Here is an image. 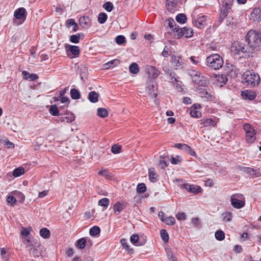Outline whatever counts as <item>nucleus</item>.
<instances>
[{"mask_svg":"<svg viewBox=\"0 0 261 261\" xmlns=\"http://www.w3.org/2000/svg\"><path fill=\"white\" fill-rule=\"evenodd\" d=\"M97 115L101 118H105L108 115V112L105 108H98L97 109Z\"/></svg>","mask_w":261,"mask_h":261,"instance_id":"f704fd0d","label":"nucleus"},{"mask_svg":"<svg viewBox=\"0 0 261 261\" xmlns=\"http://www.w3.org/2000/svg\"><path fill=\"white\" fill-rule=\"evenodd\" d=\"M107 19V15L104 13H100L98 17V21L102 24L105 23Z\"/></svg>","mask_w":261,"mask_h":261,"instance_id":"49530a36","label":"nucleus"},{"mask_svg":"<svg viewBox=\"0 0 261 261\" xmlns=\"http://www.w3.org/2000/svg\"><path fill=\"white\" fill-rule=\"evenodd\" d=\"M22 75L23 79L28 81H35L38 79V76L36 74L32 73L30 74L27 71H23L22 72Z\"/></svg>","mask_w":261,"mask_h":261,"instance_id":"6ab92c4d","label":"nucleus"},{"mask_svg":"<svg viewBox=\"0 0 261 261\" xmlns=\"http://www.w3.org/2000/svg\"><path fill=\"white\" fill-rule=\"evenodd\" d=\"M191 61L195 65H199L201 62V59L199 57L191 56L190 58Z\"/></svg>","mask_w":261,"mask_h":261,"instance_id":"6e6d98bb","label":"nucleus"},{"mask_svg":"<svg viewBox=\"0 0 261 261\" xmlns=\"http://www.w3.org/2000/svg\"><path fill=\"white\" fill-rule=\"evenodd\" d=\"M251 20L255 22H259L261 21V8L256 7L253 9L250 15Z\"/></svg>","mask_w":261,"mask_h":261,"instance_id":"f8f14e48","label":"nucleus"},{"mask_svg":"<svg viewBox=\"0 0 261 261\" xmlns=\"http://www.w3.org/2000/svg\"><path fill=\"white\" fill-rule=\"evenodd\" d=\"M67 50L70 51L73 55L77 56L80 53L79 47L77 46L69 45L66 47Z\"/></svg>","mask_w":261,"mask_h":261,"instance_id":"cd10ccee","label":"nucleus"},{"mask_svg":"<svg viewBox=\"0 0 261 261\" xmlns=\"http://www.w3.org/2000/svg\"><path fill=\"white\" fill-rule=\"evenodd\" d=\"M120 243L124 248L126 250H128L129 246L127 244L126 240L125 239H121L120 240Z\"/></svg>","mask_w":261,"mask_h":261,"instance_id":"69168bd1","label":"nucleus"},{"mask_svg":"<svg viewBox=\"0 0 261 261\" xmlns=\"http://www.w3.org/2000/svg\"><path fill=\"white\" fill-rule=\"evenodd\" d=\"M41 251L38 248H33L31 250V254L35 257H39L41 255Z\"/></svg>","mask_w":261,"mask_h":261,"instance_id":"4d7b16f0","label":"nucleus"},{"mask_svg":"<svg viewBox=\"0 0 261 261\" xmlns=\"http://www.w3.org/2000/svg\"><path fill=\"white\" fill-rule=\"evenodd\" d=\"M146 71L149 76L153 79L157 77L160 73V71L156 67L152 66H148L146 67Z\"/></svg>","mask_w":261,"mask_h":261,"instance_id":"ddd939ff","label":"nucleus"},{"mask_svg":"<svg viewBox=\"0 0 261 261\" xmlns=\"http://www.w3.org/2000/svg\"><path fill=\"white\" fill-rule=\"evenodd\" d=\"M171 63L176 67V69L181 68L182 67V63L180 61V59L178 57H176L175 55L171 56Z\"/></svg>","mask_w":261,"mask_h":261,"instance_id":"4be33fe9","label":"nucleus"},{"mask_svg":"<svg viewBox=\"0 0 261 261\" xmlns=\"http://www.w3.org/2000/svg\"><path fill=\"white\" fill-rule=\"evenodd\" d=\"M179 158V156H177V158L172 156L171 159V163L174 165L179 164L180 162V160L178 159Z\"/></svg>","mask_w":261,"mask_h":261,"instance_id":"338daca9","label":"nucleus"},{"mask_svg":"<svg viewBox=\"0 0 261 261\" xmlns=\"http://www.w3.org/2000/svg\"><path fill=\"white\" fill-rule=\"evenodd\" d=\"M190 115L192 117L199 118L201 116V113L198 111L193 110L190 111Z\"/></svg>","mask_w":261,"mask_h":261,"instance_id":"e2e57ef3","label":"nucleus"},{"mask_svg":"<svg viewBox=\"0 0 261 261\" xmlns=\"http://www.w3.org/2000/svg\"><path fill=\"white\" fill-rule=\"evenodd\" d=\"M244 82H260L259 74L253 70H247L242 75Z\"/></svg>","mask_w":261,"mask_h":261,"instance_id":"423d86ee","label":"nucleus"},{"mask_svg":"<svg viewBox=\"0 0 261 261\" xmlns=\"http://www.w3.org/2000/svg\"><path fill=\"white\" fill-rule=\"evenodd\" d=\"M176 20L180 23H184L186 21L187 17L185 14L181 13L176 16Z\"/></svg>","mask_w":261,"mask_h":261,"instance_id":"ea45409f","label":"nucleus"},{"mask_svg":"<svg viewBox=\"0 0 261 261\" xmlns=\"http://www.w3.org/2000/svg\"><path fill=\"white\" fill-rule=\"evenodd\" d=\"M139 237L138 234H134L131 236L130 238V241L131 243L133 244L136 245L137 243L139 242Z\"/></svg>","mask_w":261,"mask_h":261,"instance_id":"864d4df0","label":"nucleus"},{"mask_svg":"<svg viewBox=\"0 0 261 261\" xmlns=\"http://www.w3.org/2000/svg\"><path fill=\"white\" fill-rule=\"evenodd\" d=\"M200 127H207V126H215L216 125V122L211 118H207L205 119H201L199 121Z\"/></svg>","mask_w":261,"mask_h":261,"instance_id":"dca6fc26","label":"nucleus"},{"mask_svg":"<svg viewBox=\"0 0 261 261\" xmlns=\"http://www.w3.org/2000/svg\"><path fill=\"white\" fill-rule=\"evenodd\" d=\"M168 26L172 30V31L176 32H179L180 29L175 21L172 19H168Z\"/></svg>","mask_w":261,"mask_h":261,"instance_id":"393cba45","label":"nucleus"},{"mask_svg":"<svg viewBox=\"0 0 261 261\" xmlns=\"http://www.w3.org/2000/svg\"><path fill=\"white\" fill-rule=\"evenodd\" d=\"M25 9L24 8H20L17 9L14 12V17L18 19H25Z\"/></svg>","mask_w":261,"mask_h":261,"instance_id":"aec40b11","label":"nucleus"},{"mask_svg":"<svg viewBox=\"0 0 261 261\" xmlns=\"http://www.w3.org/2000/svg\"><path fill=\"white\" fill-rule=\"evenodd\" d=\"M223 220L225 222H229L231 220L232 214L229 212H226L222 214Z\"/></svg>","mask_w":261,"mask_h":261,"instance_id":"72a5a7b5","label":"nucleus"},{"mask_svg":"<svg viewBox=\"0 0 261 261\" xmlns=\"http://www.w3.org/2000/svg\"><path fill=\"white\" fill-rule=\"evenodd\" d=\"M233 0H222L220 5L219 21L222 22L231 11Z\"/></svg>","mask_w":261,"mask_h":261,"instance_id":"7ed1b4c3","label":"nucleus"},{"mask_svg":"<svg viewBox=\"0 0 261 261\" xmlns=\"http://www.w3.org/2000/svg\"><path fill=\"white\" fill-rule=\"evenodd\" d=\"M40 235L44 239L49 238L50 237V231L46 228H43L40 229L39 232Z\"/></svg>","mask_w":261,"mask_h":261,"instance_id":"7c9ffc66","label":"nucleus"},{"mask_svg":"<svg viewBox=\"0 0 261 261\" xmlns=\"http://www.w3.org/2000/svg\"><path fill=\"white\" fill-rule=\"evenodd\" d=\"M86 243V239L85 238L79 239L77 242V247L80 249H84Z\"/></svg>","mask_w":261,"mask_h":261,"instance_id":"37998d69","label":"nucleus"},{"mask_svg":"<svg viewBox=\"0 0 261 261\" xmlns=\"http://www.w3.org/2000/svg\"><path fill=\"white\" fill-rule=\"evenodd\" d=\"M79 23L82 27L87 28L90 26V19L88 16L81 17L79 19Z\"/></svg>","mask_w":261,"mask_h":261,"instance_id":"5701e85b","label":"nucleus"},{"mask_svg":"<svg viewBox=\"0 0 261 261\" xmlns=\"http://www.w3.org/2000/svg\"><path fill=\"white\" fill-rule=\"evenodd\" d=\"M206 63L209 67L215 70L221 68L224 63L223 58L216 54L207 57L206 59Z\"/></svg>","mask_w":261,"mask_h":261,"instance_id":"f03ea898","label":"nucleus"},{"mask_svg":"<svg viewBox=\"0 0 261 261\" xmlns=\"http://www.w3.org/2000/svg\"><path fill=\"white\" fill-rule=\"evenodd\" d=\"M226 19V21L225 22V24L227 26L230 25L232 23V19L233 18L231 17H228V15L226 16V18H224V19Z\"/></svg>","mask_w":261,"mask_h":261,"instance_id":"774afa93","label":"nucleus"},{"mask_svg":"<svg viewBox=\"0 0 261 261\" xmlns=\"http://www.w3.org/2000/svg\"><path fill=\"white\" fill-rule=\"evenodd\" d=\"M168 225H173L175 224V220L174 217L172 216L166 217L163 221Z\"/></svg>","mask_w":261,"mask_h":261,"instance_id":"c9c22d12","label":"nucleus"},{"mask_svg":"<svg viewBox=\"0 0 261 261\" xmlns=\"http://www.w3.org/2000/svg\"><path fill=\"white\" fill-rule=\"evenodd\" d=\"M129 70L130 73L136 74L139 71V66L137 63H133L129 65Z\"/></svg>","mask_w":261,"mask_h":261,"instance_id":"c756f323","label":"nucleus"},{"mask_svg":"<svg viewBox=\"0 0 261 261\" xmlns=\"http://www.w3.org/2000/svg\"><path fill=\"white\" fill-rule=\"evenodd\" d=\"M110 201L107 198H103L98 201V205L101 206H103L105 208H107L109 205Z\"/></svg>","mask_w":261,"mask_h":261,"instance_id":"4c0bfd02","label":"nucleus"},{"mask_svg":"<svg viewBox=\"0 0 261 261\" xmlns=\"http://www.w3.org/2000/svg\"><path fill=\"white\" fill-rule=\"evenodd\" d=\"M66 25L68 27L72 26V31L74 32L77 31L79 29L77 24L75 22V21L73 19H68L66 21Z\"/></svg>","mask_w":261,"mask_h":261,"instance_id":"a878e982","label":"nucleus"},{"mask_svg":"<svg viewBox=\"0 0 261 261\" xmlns=\"http://www.w3.org/2000/svg\"><path fill=\"white\" fill-rule=\"evenodd\" d=\"M180 30L178 33V36H184L185 37H191L193 34V31L192 29L189 27H184L183 28H179Z\"/></svg>","mask_w":261,"mask_h":261,"instance_id":"2eb2a0df","label":"nucleus"},{"mask_svg":"<svg viewBox=\"0 0 261 261\" xmlns=\"http://www.w3.org/2000/svg\"><path fill=\"white\" fill-rule=\"evenodd\" d=\"M100 229L98 226H94L90 229V234L92 236H96L100 233Z\"/></svg>","mask_w":261,"mask_h":261,"instance_id":"58836bf2","label":"nucleus"},{"mask_svg":"<svg viewBox=\"0 0 261 261\" xmlns=\"http://www.w3.org/2000/svg\"><path fill=\"white\" fill-rule=\"evenodd\" d=\"M70 94L72 98L73 99H77L80 98V94L79 92L76 89H71Z\"/></svg>","mask_w":261,"mask_h":261,"instance_id":"c03bdc74","label":"nucleus"},{"mask_svg":"<svg viewBox=\"0 0 261 261\" xmlns=\"http://www.w3.org/2000/svg\"><path fill=\"white\" fill-rule=\"evenodd\" d=\"M24 173V168H23L22 167H18L13 171V174L15 177H18L22 175Z\"/></svg>","mask_w":261,"mask_h":261,"instance_id":"79ce46f5","label":"nucleus"},{"mask_svg":"<svg viewBox=\"0 0 261 261\" xmlns=\"http://www.w3.org/2000/svg\"><path fill=\"white\" fill-rule=\"evenodd\" d=\"M192 23L197 28L203 29L206 25V17L202 14L196 15L194 12L191 15Z\"/></svg>","mask_w":261,"mask_h":261,"instance_id":"20e7f679","label":"nucleus"},{"mask_svg":"<svg viewBox=\"0 0 261 261\" xmlns=\"http://www.w3.org/2000/svg\"><path fill=\"white\" fill-rule=\"evenodd\" d=\"M243 129L246 133V141L248 143H252L256 139L254 129L249 124L244 125Z\"/></svg>","mask_w":261,"mask_h":261,"instance_id":"39448f33","label":"nucleus"},{"mask_svg":"<svg viewBox=\"0 0 261 261\" xmlns=\"http://www.w3.org/2000/svg\"><path fill=\"white\" fill-rule=\"evenodd\" d=\"M183 188L187 190L189 192L193 193H198L201 192V188L197 185H189L185 184L183 185Z\"/></svg>","mask_w":261,"mask_h":261,"instance_id":"4468645a","label":"nucleus"},{"mask_svg":"<svg viewBox=\"0 0 261 261\" xmlns=\"http://www.w3.org/2000/svg\"><path fill=\"white\" fill-rule=\"evenodd\" d=\"M125 205L124 203L119 202H117L113 205V210L116 215H118L125 208Z\"/></svg>","mask_w":261,"mask_h":261,"instance_id":"b1692460","label":"nucleus"},{"mask_svg":"<svg viewBox=\"0 0 261 261\" xmlns=\"http://www.w3.org/2000/svg\"><path fill=\"white\" fill-rule=\"evenodd\" d=\"M232 49L236 51L237 54H240L241 53H250L249 50V47L247 46V47H245V46L241 43L239 42H235L232 44L231 46Z\"/></svg>","mask_w":261,"mask_h":261,"instance_id":"1a4fd4ad","label":"nucleus"},{"mask_svg":"<svg viewBox=\"0 0 261 261\" xmlns=\"http://www.w3.org/2000/svg\"><path fill=\"white\" fill-rule=\"evenodd\" d=\"M103 8L108 12L112 11L114 8L113 4L110 2H107L103 5Z\"/></svg>","mask_w":261,"mask_h":261,"instance_id":"de8ad7c7","label":"nucleus"},{"mask_svg":"<svg viewBox=\"0 0 261 261\" xmlns=\"http://www.w3.org/2000/svg\"><path fill=\"white\" fill-rule=\"evenodd\" d=\"M246 41L248 42L249 52L259 49L261 48V33L256 31H249L246 35Z\"/></svg>","mask_w":261,"mask_h":261,"instance_id":"f257e3e1","label":"nucleus"},{"mask_svg":"<svg viewBox=\"0 0 261 261\" xmlns=\"http://www.w3.org/2000/svg\"><path fill=\"white\" fill-rule=\"evenodd\" d=\"M189 74L191 76L192 82H204L206 81L205 77L202 74L195 70H190Z\"/></svg>","mask_w":261,"mask_h":261,"instance_id":"9d476101","label":"nucleus"},{"mask_svg":"<svg viewBox=\"0 0 261 261\" xmlns=\"http://www.w3.org/2000/svg\"><path fill=\"white\" fill-rule=\"evenodd\" d=\"M243 195L240 194H233L230 197L231 205L236 208H241L245 205V201L242 200Z\"/></svg>","mask_w":261,"mask_h":261,"instance_id":"0eeeda50","label":"nucleus"},{"mask_svg":"<svg viewBox=\"0 0 261 261\" xmlns=\"http://www.w3.org/2000/svg\"><path fill=\"white\" fill-rule=\"evenodd\" d=\"M98 94L95 91H91L89 94L88 99L93 102L95 103L98 101Z\"/></svg>","mask_w":261,"mask_h":261,"instance_id":"c85d7f7f","label":"nucleus"},{"mask_svg":"<svg viewBox=\"0 0 261 261\" xmlns=\"http://www.w3.org/2000/svg\"><path fill=\"white\" fill-rule=\"evenodd\" d=\"M150 86H151L149 85L146 88L147 92H148L149 97L152 99H154V102H156V99L155 98L158 96V93L155 92V90H156V83L151 86V87L153 89L152 91L150 89Z\"/></svg>","mask_w":261,"mask_h":261,"instance_id":"a211bd4d","label":"nucleus"},{"mask_svg":"<svg viewBox=\"0 0 261 261\" xmlns=\"http://www.w3.org/2000/svg\"><path fill=\"white\" fill-rule=\"evenodd\" d=\"M125 41V37L122 35H119L116 38V42L118 44H122Z\"/></svg>","mask_w":261,"mask_h":261,"instance_id":"bf43d9fd","label":"nucleus"},{"mask_svg":"<svg viewBox=\"0 0 261 261\" xmlns=\"http://www.w3.org/2000/svg\"><path fill=\"white\" fill-rule=\"evenodd\" d=\"M174 147L182 150L191 155L195 156L196 155L195 152L192 150L191 147L186 144L177 143L174 145Z\"/></svg>","mask_w":261,"mask_h":261,"instance_id":"9b49d317","label":"nucleus"},{"mask_svg":"<svg viewBox=\"0 0 261 261\" xmlns=\"http://www.w3.org/2000/svg\"><path fill=\"white\" fill-rule=\"evenodd\" d=\"M146 188L144 183L139 184L137 186V191L138 193H144L146 191Z\"/></svg>","mask_w":261,"mask_h":261,"instance_id":"3c124183","label":"nucleus"},{"mask_svg":"<svg viewBox=\"0 0 261 261\" xmlns=\"http://www.w3.org/2000/svg\"><path fill=\"white\" fill-rule=\"evenodd\" d=\"M98 174L107 177L110 176V173L107 169H101V171L98 172Z\"/></svg>","mask_w":261,"mask_h":261,"instance_id":"680f3d73","label":"nucleus"},{"mask_svg":"<svg viewBox=\"0 0 261 261\" xmlns=\"http://www.w3.org/2000/svg\"><path fill=\"white\" fill-rule=\"evenodd\" d=\"M196 85H195V87L197 89V90L199 91V94H200V96L201 97H207V95H209L207 91H206L204 89L199 88H198V87H199V83H196Z\"/></svg>","mask_w":261,"mask_h":261,"instance_id":"2f4dec72","label":"nucleus"},{"mask_svg":"<svg viewBox=\"0 0 261 261\" xmlns=\"http://www.w3.org/2000/svg\"><path fill=\"white\" fill-rule=\"evenodd\" d=\"M158 176L154 169H149V178L150 181L155 182L157 180Z\"/></svg>","mask_w":261,"mask_h":261,"instance_id":"bb28decb","label":"nucleus"},{"mask_svg":"<svg viewBox=\"0 0 261 261\" xmlns=\"http://www.w3.org/2000/svg\"><path fill=\"white\" fill-rule=\"evenodd\" d=\"M176 217L178 220H185L187 219V216L184 213H178L176 215Z\"/></svg>","mask_w":261,"mask_h":261,"instance_id":"052dcab7","label":"nucleus"},{"mask_svg":"<svg viewBox=\"0 0 261 261\" xmlns=\"http://www.w3.org/2000/svg\"><path fill=\"white\" fill-rule=\"evenodd\" d=\"M82 34H77V35H72L70 37V41L74 43H77L80 41Z\"/></svg>","mask_w":261,"mask_h":261,"instance_id":"a19ab883","label":"nucleus"},{"mask_svg":"<svg viewBox=\"0 0 261 261\" xmlns=\"http://www.w3.org/2000/svg\"><path fill=\"white\" fill-rule=\"evenodd\" d=\"M216 81L218 82H227L228 79L225 75L218 74L216 76Z\"/></svg>","mask_w":261,"mask_h":261,"instance_id":"13d9d810","label":"nucleus"},{"mask_svg":"<svg viewBox=\"0 0 261 261\" xmlns=\"http://www.w3.org/2000/svg\"><path fill=\"white\" fill-rule=\"evenodd\" d=\"M119 63V61L117 59L113 60L103 65L105 69H108L111 67L112 66H115Z\"/></svg>","mask_w":261,"mask_h":261,"instance_id":"473e14b6","label":"nucleus"},{"mask_svg":"<svg viewBox=\"0 0 261 261\" xmlns=\"http://www.w3.org/2000/svg\"><path fill=\"white\" fill-rule=\"evenodd\" d=\"M241 95L245 99L252 100L255 98L256 94L254 91L251 90H245L242 91Z\"/></svg>","mask_w":261,"mask_h":261,"instance_id":"f3484780","label":"nucleus"},{"mask_svg":"<svg viewBox=\"0 0 261 261\" xmlns=\"http://www.w3.org/2000/svg\"><path fill=\"white\" fill-rule=\"evenodd\" d=\"M121 146L118 144L113 145L111 148L112 152L114 154L119 153L121 152Z\"/></svg>","mask_w":261,"mask_h":261,"instance_id":"09e8293b","label":"nucleus"},{"mask_svg":"<svg viewBox=\"0 0 261 261\" xmlns=\"http://www.w3.org/2000/svg\"><path fill=\"white\" fill-rule=\"evenodd\" d=\"M7 202L10 204L11 205L13 206L16 204V199L13 196L10 195L7 197Z\"/></svg>","mask_w":261,"mask_h":261,"instance_id":"603ef678","label":"nucleus"},{"mask_svg":"<svg viewBox=\"0 0 261 261\" xmlns=\"http://www.w3.org/2000/svg\"><path fill=\"white\" fill-rule=\"evenodd\" d=\"M245 168V171L247 173H249L251 175H255L257 176H259L258 174H256V171L254 170L253 168H249V167H247V168Z\"/></svg>","mask_w":261,"mask_h":261,"instance_id":"0e129e2a","label":"nucleus"},{"mask_svg":"<svg viewBox=\"0 0 261 261\" xmlns=\"http://www.w3.org/2000/svg\"><path fill=\"white\" fill-rule=\"evenodd\" d=\"M216 238L219 241H222L224 240L225 238V234L222 230H218L215 232V234Z\"/></svg>","mask_w":261,"mask_h":261,"instance_id":"a18cd8bd","label":"nucleus"},{"mask_svg":"<svg viewBox=\"0 0 261 261\" xmlns=\"http://www.w3.org/2000/svg\"><path fill=\"white\" fill-rule=\"evenodd\" d=\"M161 237L165 243H167L169 241V235L165 229H162L160 231Z\"/></svg>","mask_w":261,"mask_h":261,"instance_id":"e433bc0d","label":"nucleus"},{"mask_svg":"<svg viewBox=\"0 0 261 261\" xmlns=\"http://www.w3.org/2000/svg\"><path fill=\"white\" fill-rule=\"evenodd\" d=\"M225 72L228 76L230 77H236L239 73V70L233 64L226 63L225 65Z\"/></svg>","mask_w":261,"mask_h":261,"instance_id":"6e6552de","label":"nucleus"},{"mask_svg":"<svg viewBox=\"0 0 261 261\" xmlns=\"http://www.w3.org/2000/svg\"><path fill=\"white\" fill-rule=\"evenodd\" d=\"M59 119L61 122L70 123L74 120L75 117L72 114H66L61 116Z\"/></svg>","mask_w":261,"mask_h":261,"instance_id":"412c9836","label":"nucleus"},{"mask_svg":"<svg viewBox=\"0 0 261 261\" xmlns=\"http://www.w3.org/2000/svg\"><path fill=\"white\" fill-rule=\"evenodd\" d=\"M32 228L31 227H28L26 228H23L22 231H21V236L24 237H27L29 234L30 232L31 231Z\"/></svg>","mask_w":261,"mask_h":261,"instance_id":"5fc2aeb1","label":"nucleus"},{"mask_svg":"<svg viewBox=\"0 0 261 261\" xmlns=\"http://www.w3.org/2000/svg\"><path fill=\"white\" fill-rule=\"evenodd\" d=\"M49 112L53 116H58L59 115V111L56 105H52L50 106Z\"/></svg>","mask_w":261,"mask_h":261,"instance_id":"8fccbe9b","label":"nucleus"}]
</instances>
